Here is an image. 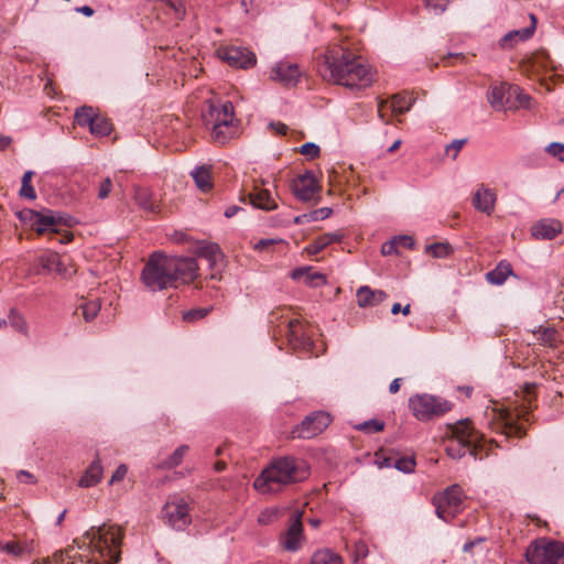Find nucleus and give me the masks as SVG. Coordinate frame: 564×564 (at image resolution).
Returning a JSON list of instances; mask_svg holds the SVG:
<instances>
[{
  "label": "nucleus",
  "mask_w": 564,
  "mask_h": 564,
  "mask_svg": "<svg viewBox=\"0 0 564 564\" xmlns=\"http://www.w3.org/2000/svg\"><path fill=\"white\" fill-rule=\"evenodd\" d=\"M198 275L195 258L153 252L141 272V281L151 292L177 289L193 282Z\"/></svg>",
  "instance_id": "f257e3e1"
},
{
  "label": "nucleus",
  "mask_w": 564,
  "mask_h": 564,
  "mask_svg": "<svg viewBox=\"0 0 564 564\" xmlns=\"http://www.w3.org/2000/svg\"><path fill=\"white\" fill-rule=\"evenodd\" d=\"M318 63V73L327 83L354 89H365L373 82L368 65L359 56L341 46L328 48Z\"/></svg>",
  "instance_id": "f03ea898"
},
{
  "label": "nucleus",
  "mask_w": 564,
  "mask_h": 564,
  "mask_svg": "<svg viewBox=\"0 0 564 564\" xmlns=\"http://www.w3.org/2000/svg\"><path fill=\"white\" fill-rule=\"evenodd\" d=\"M310 475L307 464L300 458L284 456L273 459L254 479L253 488L262 494H276L286 486L303 481Z\"/></svg>",
  "instance_id": "7ed1b4c3"
},
{
  "label": "nucleus",
  "mask_w": 564,
  "mask_h": 564,
  "mask_svg": "<svg viewBox=\"0 0 564 564\" xmlns=\"http://www.w3.org/2000/svg\"><path fill=\"white\" fill-rule=\"evenodd\" d=\"M452 437L446 446L449 457L457 459L469 453L476 458L477 448L482 446L484 435L475 430L469 420H462L451 426Z\"/></svg>",
  "instance_id": "20e7f679"
},
{
  "label": "nucleus",
  "mask_w": 564,
  "mask_h": 564,
  "mask_svg": "<svg viewBox=\"0 0 564 564\" xmlns=\"http://www.w3.org/2000/svg\"><path fill=\"white\" fill-rule=\"evenodd\" d=\"M87 535H91L90 542L99 553L100 563L95 564H117L121 554L122 530L116 525H101L97 529L91 528Z\"/></svg>",
  "instance_id": "39448f33"
},
{
  "label": "nucleus",
  "mask_w": 564,
  "mask_h": 564,
  "mask_svg": "<svg viewBox=\"0 0 564 564\" xmlns=\"http://www.w3.org/2000/svg\"><path fill=\"white\" fill-rule=\"evenodd\" d=\"M525 557L530 564H564V543L549 538L536 539L528 546Z\"/></svg>",
  "instance_id": "423d86ee"
},
{
  "label": "nucleus",
  "mask_w": 564,
  "mask_h": 564,
  "mask_svg": "<svg viewBox=\"0 0 564 564\" xmlns=\"http://www.w3.org/2000/svg\"><path fill=\"white\" fill-rule=\"evenodd\" d=\"M412 414L420 421H430L442 416L452 409V403L432 394H415L409 399Z\"/></svg>",
  "instance_id": "0eeeda50"
},
{
  "label": "nucleus",
  "mask_w": 564,
  "mask_h": 564,
  "mask_svg": "<svg viewBox=\"0 0 564 564\" xmlns=\"http://www.w3.org/2000/svg\"><path fill=\"white\" fill-rule=\"evenodd\" d=\"M20 218L28 223L37 235L59 234L61 225L70 226L68 218L55 214L50 209L44 212L25 209L20 213Z\"/></svg>",
  "instance_id": "6e6552de"
},
{
  "label": "nucleus",
  "mask_w": 564,
  "mask_h": 564,
  "mask_svg": "<svg viewBox=\"0 0 564 564\" xmlns=\"http://www.w3.org/2000/svg\"><path fill=\"white\" fill-rule=\"evenodd\" d=\"M436 514L444 521H451L463 509L464 492L458 485H453L433 498Z\"/></svg>",
  "instance_id": "1a4fd4ad"
},
{
  "label": "nucleus",
  "mask_w": 564,
  "mask_h": 564,
  "mask_svg": "<svg viewBox=\"0 0 564 564\" xmlns=\"http://www.w3.org/2000/svg\"><path fill=\"white\" fill-rule=\"evenodd\" d=\"M332 422L330 415L324 411H316L307 415L296 425L291 435L293 438H312L321 434Z\"/></svg>",
  "instance_id": "9d476101"
},
{
  "label": "nucleus",
  "mask_w": 564,
  "mask_h": 564,
  "mask_svg": "<svg viewBox=\"0 0 564 564\" xmlns=\"http://www.w3.org/2000/svg\"><path fill=\"white\" fill-rule=\"evenodd\" d=\"M163 517L172 528L185 529L191 523L188 503L184 498H174L167 501L163 508Z\"/></svg>",
  "instance_id": "9b49d317"
},
{
  "label": "nucleus",
  "mask_w": 564,
  "mask_h": 564,
  "mask_svg": "<svg viewBox=\"0 0 564 564\" xmlns=\"http://www.w3.org/2000/svg\"><path fill=\"white\" fill-rule=\"evenodd\" d=\"M217 55L220 59L226 62L229 66L236 68H250L256 62L257 57L251 51L240 46H223L217 50Z\"/></svg>",
  "instance_id": "f8f14e48"
},
{
  "label": "nucleus",
  "mask_w": 564,
  "mask_h": 564,
  "mask_svg": "<svg viewBox=\"0 0 564 564\" xmlns=\"http://www.w3.org/2000/svg\"><path fill=\"white\" fill-rule=\"evenodd\" d=\"M205 124L213 128L214 124H237L238 120L235 117L234 106L230 101L214 102L210 101L208 111L203 115Z\"/></svg>",
  "instance_id": "ddd939ff"
},
{
  "label": "nucleus",
  "mask_w": 564,
  "mask_h": 564,
  "mask_svg": "<svg viewBox=\"0 0 564 564\" xmlns=\"http://www.w3.org/2000/svg\"><path fill=\"white\" fill-rule=\"evenodd\" d=\"M302 513L295 512L288 530L281 535L280 544L288 552H297L304 542Z\"/></svg>",
  "instance_id": "4468645a"
},
{
  "label": "nucleus",
  "mask_w": 564,
  "mask_h": 564,
  "mask_svg": "<svg viewBox=\"0 0 564 564\" xmlns=\"http://www.w3.org/2000/svg\"><path fill=\"white\" fill-rule=\"evenodd\" d=\"M301 70L297 64L281 61L272 66L270 78L284 86H294L301 77Z\"/></svg>",
  "instance_id": "2eb2a0df"
},
{
  "label": "nucleus",
  "mask_w": 564,
  "mask_h": 564,
  "mask_svg": "<svg viewBox=\"0 0 564 564\" xmlns=\"http://www.w3.org/2000/svg\"><path fill=\"white\" fill-rule=\"evenodd\" d=\"M288 338L293 349L310 351L313 348V340L300 319L289 321Z\"/></svg>",
  "instance_id": "dca6fc26"
},
{
  "label": "nucleus",
  "mask_w": 564,
  "mask_h": 564,
  "mask_svg": "<svg viewBox=\"0 0 564 564\" xmlns=\"http://www.w3.org/2000/svg\"><path fill=\"white\" fill-rule=\"evenodd\" d=\"M492 412L496 413V409H492ZM495 416L498 420V422L494 424V430L500 431L507 437H521L524 435V430L522 425L516 422V415L509 410L499 409Z\"/></svg>",
  "instance_id": "f3484780"
},
{
  "label": "nucleus",
  "mask_w": 564,
  "mask_h": 564,
  "mask_svg": "<svg viewBox=\"0 0 564 564\" xmlns=\"http://www.w3.org/2000/svg\"><path fill=\"white\" fill-rule=\"evenodd\" d=\"M497 203V193L495 189L480 184L471 198L473 207L479 213L490 216L494 214Z\"/></svg>",
  "instance_id": "a211bd4d"
},
{
  "label": "nucleus",
  "mask_w": 564,
  "mask_h": 564,
  "mask_svg": "<svg viewBox=\"0 0 564 564\" xmlns=\"http://www.w3.org/2000/svg\"><path fill=\"white\" fill-rule=\"evenodd\" d=\"M292 189L296 198L308 202L316 195L318 185L313 173L306 172L293 181Z\"/></svg>",
  "instance_id": "6ab92c4d"
},
{
  "label": "nucleus",
  "mask_w": 564,
  "mask_h": 564,
  "mask_svg": "<svg viewBox=\"0 0 564 564\" xmlns=\"http://www.w3.org/2000/svg\"><path fill=\"white\" fill-rule=\"evenodd\" d=\"M562 231V224L557 219H541L531 227V235L535 239L551 240Z\"/></svg>",
  "instance_id": "aec40b11"
},
{
  "label": "nucleus",
  "mask_w": 564,
  "mask_h": 564,
  "mask_svg": "<svg viewBox=\"0 0 564 564\" xmlns=\"http://www.w3.org/2000/svg\"><path fill=\"white\" fill-rule=\"evenodd\" d=\"M290 276L292 280L303 282L305 285L311 288H319L325 285L327 282L325 274L313 271L311 267H301L294 269Z\"/></svg>",
  "instance_id": "412c9836"
},
{
  "label": "nucleus",
  "mask_w": 564,
  "mask_h": 564,
  "mask_svg": "<svg viewBox=\"0 0 564 564\" xmlns=\"http://www.w3.org/2000/svg\"><path fill=\"white\" fill-rule=\"evenodd\" d=\"M387 293L382 290H372L367 285L360 286L356 292L357 304L359 307H372L382 303L387 299Z\"/></svg>",
  "instance_id": "4be33fe9"
},
{
  "label": "nucleus",
  "mask_w": 564,
  "mask_h": 564,
  "mask_svg": "<svg viewBox=\"0 0 564 564\" xmlns=\"http://www.w3.org/2000/svg\"><path fill=\"white\" fill-rule=\"evenodd\" d=\"M249 200L253 207L265 212L274 210L278 208V204L272 197L270 191L265 188H259L258 186H254L253 192L249 194Z\"/></svg>",
  "instance_id": "5701e85b"
},
{
  "label": "nucleus",
  "mask_w": 564,
  "mask_h": 564,
  "mask_svg": "<svg viewBox=\"0 0 564 564\" xmlns=\"http://www.w3.org/2000/svg\"><path fill=\"white\" fill-rule=\"evenodd\" d=\"M39 263L46 272H56L61 275H66L67 271L57 252L46 250L39 257Z\"/></svg>",
  "instance_id": "b1692460"
},
{
  "label": "nucleus",
  "mask_w": 564,
  "mask_h": 564,
  "mask_svg": "<svg viewBox=\"0 0 564 564\" xmlns=\"http://www.w3.org/2000/svg\"><path fill=\"white\" fill-rule=\"evenodd\" d=\"M0 550L15 558H21L26 555H31L33 552V541H9L6 543L0 542Z\"/></svg>",
  "instance_id": "393cba45"
},
{
  "label": "nucleus",
  "mask_w": 564,
  "mask_h": 564,
  "mask_svg": "<svg viewBox=\"0 0 564 564\" xmlns=\"http://www.w3.org/2000/svg\"><path fill=\"white\" fill-rule=\"evenodd\" d=\"M509 88L510 86H507L506 84H501L491 88L488 94V101L494 109L502 110L509 104Z\"/></svg>",
  "instance_id": "a878e982"
},
{
  "label": "nucleus",
  "mask_w": 564,
  "mask_h": 564,
  "mask_svg": "<svg viewBox=\"0 0 564 564\" xmlns=\"http://www.w3.org/2000/svg\"><path fill=\"white\" fill-rule=\"evenodd\" d=\"M210 137L214 142L219 144H225L232 138H235L238 133V123H229V124H214L210 128Z\"/></svg>",
  "instance_id": "bb28decb"
},
{
  "label": "nucleus",
  "mask_w": 564,
  "mask_h": 564,
  "mask_svg": "<svg viewBox=\"0 0 564 564\" xmlns=\"http://www.w3.org/2000/svg\"><path fill=\"white\" fill-rule=\"evenodd\" d=\"M510 275H513L512 267L508 261L502 260L495 269L487 272L486 280L491 284L501 285Z\"/></svg>",
  "instance_id": "cd10ccee"
},
{
  "label": "nucleus",
  "mask_w": 564,
  "mask_h": 564,
  "mask_svg": "<svg viewBox=\"0 0 564 564\" xmlns=\"http://www.w3.org/2000/svg\"><path fill=\"white\" fill-rule=\"evenodd\" d=\"M102 478V467L100 460H94L89 467L85 470L84 475L79 479V487L89 488L96 486Z\"/></svg>",
  "instance_id": "c85d7f7f"
},
{
  "label": "nucleus",
  "mask_w": 564,
  "mask_h": 564,
  "mask_svg": "<svg viewBox=\"0 0 564 564\" xmlns=\"http://www.w3.org/2000/svg\"><path fill=\"white\" fill-rule=\"evenodd\" d=\"M534 33V26L513 30L505 34L500 40L501 47H512L519 41L529 40Z\"/></svg>",
  "instance_id": "c756f323"
},
{
  "label": "nucleus",
  "mask_w": 564,
  "mask_h": 564,
  "mask_svg": "<svg viewBox=\"0 0 564 564\" xmlns=\"http://www.w3.org/2000/svg\"><path fill=\"white\" fill-rule=\"evenodd\" d=\"M196 186L202 192H208L213 187L210 169L207 166H197L192 172Z\"/></svg>",
  "instance_id": "7c9ffc66"
},
{
  "label": "nucleus",
  "mask_w": 564,
  "mask_h": 564,
  "mask_svg": "<svg viewBox=\"0 0 564 564\" xmlns=\"http://www.w3.org/2000/svg\"><path fill=\"white\" fill-rule=\"evenodd\" d=\"M538 341L546 347L555 348L561 341L560 334L552 327L539 328L535 333Z\"/></svg>",
  "instance_id": "2f4dec72"
},
{
  "label": "nucleus",
  "mask_w": 564,
  "mask_h": 564,
  "mask_svg": "<svg viewBox=\"0 0 564 564\" xmlns=\"http://www.w3.org/2000/svg\"><path fill=\"white\" fill-rule=\"evenodd\" d=\"M311 564H344V561L337 553L329 549H324L313 554Z\"/></svg>",
  "instance_id": "473e14b6"
},
{
  "label": "nucleus",
  "mask_w": 564,
  "mask_h": 564,
  "mask_svg": "<svg viewBox=\"0 0 564 564\" xmlns=\"http://www.w3.org/2000/svg\"><path fill=\"white\" fill-rule=\"evenodd\" d=\"M196 253L199 258L206 259L210 267L217 264L223 258L219 247L213 243L198 247Z\"/></svg>",
  "instance_id": "72a5a7b5"
},
{
  "label": "nucleus",
  "mask_w": 564,
  "mask_h": 564,
  "mask_svg": "<svg viewBox=\"0 0 564 564\" xmlns=\"http://www.w3.org/2000/svg\"><path fill=\"white\" fill-rule=\"evenodd\" d=\"M188 451V445L178 446L166 459L160 463L159 467L162 469H172L180 466Z\"/></svg>",
  "instance_id": "f704fd0d"
},
{
  "label": "nucleus",
  "mask_w": 564,
  "mask_h": 564,
  "mask_svg": "<svg viewBox=\"0 0 564 564\" xmlns=\"http://www.w3.org/2000/svg\"><path fill=\"white\" fill-rule=\"evenodd\" d=\"M111 130H112L111 122L107 118L98 116V115H96V117L89 128L90 133L96 137L108 135V134H110Z\"/></svg>",
  "instance_id": "c9c22d12"
},
{
  "label": "nucleus",
  "mask_w": 564,
  "mask_h": 564,
  "mask_svg": "<svg viewBox=\"0 0 564 564\" xmlns=\"http://www.w3.org/2000/svg\"><path fill=\"white\" fill-rule=\"evenodd\" d=\"M412 98L406 94H397L392 97L390 107L395 113H404L412 107Z\"/></svg>",
  "instance_id": "e433bc0d"
},
{
  "label": "nucleus",
  "mask_w": 564,
  "mask_h": 564,
  "mask_svg": "<svg viewBox=\"0 0 564 564\" xmlns=\"http://www.w3.org/2000/svg\"><path fill=\"white\" fill-rule=\"evenodd\" d=\"M97 113H95L94 109L88 106L80 107L75 112V121L80 127H88L90 128L95 117Z\"/></svg>",
  "instance_id": "4c0bfd02"
},
{
  "label": "nucleus",
  "mask_w": 564,
  "mask_h": 564,
  "mask_svg": "<svg viewBox=\"0 0 564 564\" xmlns=\"http://www.w3.org/2000/svg\"><path fill=\"white\" fill-rule=\"evenodd\" d=\"M101 304L98 299L86 301L79 305L86 322L93 321L100 311Z\"/></svg>",
  "instance_id": "58836bf2"
},
{
  "label": "nucleus",
  "mask_w": 564,
  "mask_h": 564,
  "mask_svg": "<svg viewBox=\"0 0 564 564\" xmlns=\"http://www.w3.org/2000/svg\"><path fill=\"white\" fill-rule=\"evenodd\" d=\"M33 174L34 173L32 171H26L23 174L21 189H20V196L24 197V198H28V199H31V200L36 198L35 189L31 185V181H32Z\"/></svg>",
  "instance_id": "ea45409f"
},
{
  "label": "nucleus",
  "mask_w": 564,
  "mask_h": 564,
  "mask_svg": "<svg viewBox=\"0 0 564 564\" xmlns=\"http://www.w3.org/2000/svg\"><path fill=\"white\" fill-rule=\"evenodd\" d=\"M355 429L368 434L377 433L381 432L384 429V422L377 419H372L369 421H365L360 424H357Z\"/></svg>",
  "instance_id": "a19ab883"
},
{
  "label": "nucleus",
  "mask_w": 564,
  "mask_h": 564,
  "mask_svg": "<svg viewBox=\"0 0 564 564\" xmlns=\"http://www.w3.org/2000/svg\"><path fill=\"white\" fill-rule=\"evenodd\" d=\"M426 252L434 258H446L452 252V247L446 242H436L427 246Z\"/></svg>",
  "instance_id": "79ce46f5"
},
{
  "label": "nucleus",
  "mask_w": 564,
  "mask_h": 564,
  "mask_svg": "<svg viewBox=\"0 0 564 564\" xmlns=\"http://www.w3.org/2000/svg\"><path fill=\"white\" fill-rule=\"evenodd\" d=\"M210 311H212V307L192 308V310L183 313V321L187 322V323H194V322L207 316Z\"/></svg>",
  "instance_id": "37998d69"
},
{
  "label": "nucleus",
  "mask_w": 564,
  "mask_h": 564,
  "mask_svg": "<svg viewBox=\"0 0 564 564\" xmlns=\"http://www.w3.org/2000/svg\"><path fill=\"white\" fill-rule=\"evenodd\" d=\"M393 467L402 473H412L415 468V459L409 456L395 457Z\"/></svg>",
  "instance_id": "c03bdc74"
},
{
  "label": "nucleus",
  "mask_w": 564,
  "mask_h": 564,
  "mask_svg": "<svg viewBox=\"0 0 564 564\" xmlns=\"http://www.w3.org/2000/svg\"><path fill=\"white\" fill-rule=\"evenodd\" d=\"M509 97H516L519 105L524 108L530 107L531 97L523 93V90L519 86H510L508 89Z\"/></svg>",
  "instance_id": "a18cd8bd"
},
{
  "label": "nucleus",
  "mask_w": 564,
  "mask_h": 564,
  "mask_svg": "<svg viewBox=\"0 0 564 564\" xmlns=\"http://www.w3.org/2000/svg\"><path fill=\"white\" fill-rule=\"evenodd\" d=\"M137 204L144 210L153 212L154 204L150 200V196L145 191H138L135 194Z\"/></svg>",
  "instance_id": "49530a36"
},
{
  "label": "nucleus",
  "mask_w": 564,
  "mask_h": 564,
  "mask_svg": "<svg viewBox=\"0 0 564 564\" xmlns=\"http://www.w3.org/2000/svg\"><path fill=\"white\" fill-rule=\"evenodd\" d=\"M319 147L313 142H307V143H304L301 148H300V153L310 158V159H315L319 155Z\"/></svg>",
  "instance_id": "de8ad7c7"
},
{
  "label": "nucleus",
  "mask_w": 564,
  "mask_h": 564,
  "mask_svg": "<svg viewBox=\"0 0 564 564\" xmlns=\"http://www.w3.org/2000/svg\"><path fill=\"white\" fill-rule=\"evenodd\" d=\"M327 246V239H325L324 235H321L307 247V252L311 254H317Z\"/></svg>",
  "instance_id": "09e8293b"
},
{
  "label": "nucleus",
  "mask_w": 564,
  "mask_h": 564,
  "mask_svg": "<svg viewBox=\"0 0 564 564\" xmlns=\"http://www.w3.org/2000/svg\"><path fill=\"white\" fill-rule=\"evenodd\" d=\"M546 152L557 158L561 162H564V143L553 142L546 147Z\"/></svg>",
  "instance_id": "8fccbe9b"
},
{
  "label": "nucleus",
  "mask_w": 564,
  "mask_h": 564,
  "mask_svg": "<svg viewBox=\"0 0 564 564\" xmlns=\"http://www.w3.org/2000/svg\"><path fill=\"white\" fill-rule=\"evenodd\" d=\"M112 191V181L110 177H105L98 187V198L106 199Z\"/></svg>",
  "instance_id": "3c124183"
},
{
  "label": "nucleus",
  "mask_w": 564,
  "mask_h": 564,
  "mask_svg": "<svg viewBox=\"0 0 564 564\" xmlns=\"http://www.w3.org/2000/svg\"><path fill=\"white\" fill-rule=\"evenodd\" d=\"M332 209L328 207H322L308 213V221H317L326 219L330 216Z\"/></svg>",
  "instance_id": "603ef678"
},
{
  "label": "nucleus",
  "mask_w": 564,
  "mask_h": 564,
  "mask_svg": "<svg viewBox=\"0 0 564 564\" xmlns=\"http://www.w3.org/2000/svg\"><path fill=\"white\" fill-rule=\"evenodd\" d=\"M276 519V511L272 509H265L258 516V523L261 525H268Z\"/></svg>",
  "instance_id": "864d4df0"
},
{
  "label": "nucleus",
  "mask_w": 564,
  "mask_h": 564,
  "mask_svg": "<svg viewBox=\"0 0 564 564\" xmlns=\"http://www.w3.org/2000/svg\"><path fill=\"white\" fill-rule=\"evenodd\" d=\"M166 4L175 12L178 19L185 15V4L183 0H166Z\"/></svg>",
  "instance_id": "5fc2aeb1"
},
{
  "label": "nucleus",
  "mask_w": 564,
  "mask_h": 564,
  "mask_svg": "<svg viewBox=\"0 0 564 564\" xmlns=\"http://www.w3.org/2000/svg\"><path fill=\"white\" fill-rule=\"evenodd\" d=\"M427 8L440 14L445 11L448 0H425Z\"/></svg>",
  "instance_id": "6e6d98bb"
},
{
  "label": "nucleus",
  "mask_w": 564,
  "mask_h": 564,
  "mask_svg": "<svg viewBox=\"0 0 564 564\" xmlns=\"http://www.w3.org/2000/svg\"><path fill=\"white\" fill-rule=\"evenodd\" d=\"M9 319H10V324L11 326L18 330V332H21V333H25L26 330V323L25 321L23 319V317L17 315V314H11L9 316Z\"/></svg>",
  "instance_id": "4d7b16f0"
},
{
  "label": "nucleus",
  "mask_w": 564,
  "mask_h": 564,
  "mask_svg": "<svg viewBox=\"0 0 564 564\" xmlns=\"http://www.w3.org/2000/svg\"><path fill=\"white\" fill-rule=\"evenodd\" d=\"M466 141L465 140H454L452 141L448 145H446V154H451L452 153V158L453 159H456L458 152L462 150L464 143Z\"/></svg>",
  "instance_id": "13d9d810"
},
{
  "label": "nucleus",
  "mask_w": 564,
  "mask_h": 564,
  "mask_svg": "<svg viewBox=\"0 0 564 564\" xmlns=\"http://www.w3.org/2000/svg\"><path fill=\"white\" fill-rule=\"evenodd\" d=\"M397 252H398V242L395 241V237L392 240L384 242L381 247V253L383 256H391Z\"/></svg>",
  "instance_id": "bf43d9fd"
},
{
  "label": "nucleus",
  "mask_w": 564,
  "mask_h": 564,
  "mask_svg": "<svg viewBox=\"0 0 564 564\" xmlns=\"http://www.w3.org/2000/svg\"><path fill=\"white\" fill-rule=\"evenodd\" d=\"M127 473H128L127 466L123 464L119 465L117 467V469L115 470V473L112 474L109 484L112 485L115 482L122 480L126 477Z\"/></svg>",
  "instance_id": "052dcab7"
},
{
  "label": "nucleus",
  "mask_w": 564,
  "mask_h": 564,
  "mask_svg": "<svg viewBox=\"0 0 564 564\" xmlns=\"http://www.w3.org/2000/svg\"><path fill=\"white\" fill-rule=\"evenodd\" d=\"M368 555V546L364 542H358L355 544V562L359 561L360 558H365Z\"/></svg>",
  "instance_id": "680f3d73"
},
{
  "label": "nucleus",
  "mask_w": 564,
  "mask_h": 564,
  "mask_svg": "<svg viewBox=\"0 0 564 564\" xmlns=\"http://www.w3.org/2000/svg\"><path fill=\"white\" fill-rule=\"evenodd\" d=\"M17 478L20 482H25V484H35L36 482V478L34 477V475H32L28 470H20L17 474Z\"/></svg>",
  "instance_id": "e2e57ef3"
},
{
  "label": "nucleus",
  "mask_w": 564,
  "mask_h": 564,
  "mask_svg": "<svg viewBox=\"0 0 564 564\" xmlns=\"http://www.w3.org/2000/svg\"><path fill=\"white\" fill-rule=\"evenodd\" d=\"M395 241L398 242V246L406 249H412L414 246V240L410 236H398L395 237Z\"/></svg>",
  "instance_id": "0e129e2a"
},
{
  "label": "nucleus",
  "mask_w": 564,
  "mask_h": 564,
  "mask_svg": "<svg viewBox=\"0 0 564 564\" xmlns=\"http://www.w3.org/2000/svg\"><path fill=\"white\" fill-rule=\"evenodd\" d=\"M410 308H411V307H410V304H406L404 307H401V304H400V303H394V304L392 305V307H391V313H392L393 315H397V314H399L400 312H402V314H403L404 316H406V315H409V314H410V312H411V310H410Z\"/></svg>",
  "instance_id": "69168bd1"
},
{
  "label": "nucleus",
  "mask_w": 564,
  "mask_h": 564,
  "mask_svg": "<svg viewBox=\"0 0 564 564\" xmlns=\"http://www.w3.org/2000/svg\"><path fill=\"white\" fill-rule=\"evenodd\" d=\"M393 460H395V456H388V457H383L381 460L378 459L377 463L380 468H383V467L390 468V467H393Z\"/></svg>",
  "instance_id": "338daca9"
},
{
  "label": "nucleus",
  "mask_w": 564,
  "mask_h": 564,
  "mask_svg": "<svg viewBox=\"0 0 564 564\" xmlns=\"http://www.w3.org/2000/svg\"><path fill=\"white\" fill-rule=\"evenodd\" d=\"M325 239H327V245H332L334 242H339L341 240V235L338 232H327L324 234Z\"/></svg>",
  "instance_id": "774afa93"
}]
</instances>
